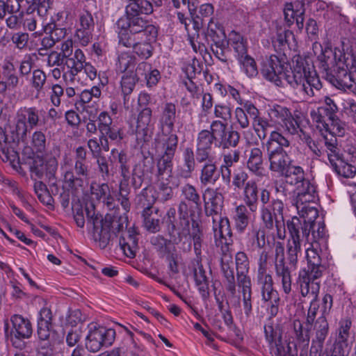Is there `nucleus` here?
Instances as JSON below:
<instances>
[{"label":"nucleus","instance_id":"obj_1","mask_svg":"<svg viewBox=\"0 0 356 356\" xmlns=\"http://www.w3.org/2000/svg\"><path fill=\"white\" fill-rule=\"evenodd\" d=\"M293 69L282 57L271 55L263 63L261 74L267 80L277 86H284V81L291 87H300L305 94L314 97L322 83L308 59L300 56L293 59Z\"/></svg>","mask_w":356,"mask_h":356},{"label":"nucleus","instance_id":"obj_2","mask_svg":"<svg viewBox=\"0 0 356 356\" xmlns=\"http://www.w3.org/2000/svg\"><path fill=\"white\" fill-rule=\"evenodd\" d=\"M86 219L88 225L92 227L93 238L99 242L101 248H105L118 233L127 227L128 218L126 215L103 216L95 210L94 204L86 205Z\"/></svg>","mask_w":356,"mask_h":356},{"label":"nucleus","instance_id":"obj_3","mask_svg":"<svg viewBox=\"0 0 356 356\" xmlns=\"http://www.w3.org/2000/svg\"><path fill=\"white\" fill-rule=\"evenodd\" d=\"M116 25L120 29L119 40H122V38L127 36L155 40L158 33L156 27L146 17L140 15H130L129 13H126V17L118 19Z\"/></svg>","mask_w":356,"mask_h":356},{"label":"nucleus","instance_id":"obj_4","mask_svg":"<svg viewBox=\"0 0 356 356\" xmlns=\"http://www.w3.org/2000/svg\"><path fill=\"white\" fill-rule=\"evenodd\" d=\"M268 115L270 124L274 128L270 131V134H280L285 131L289 134H298L299 131L305 134L303 127L307 122L300 113H296V117H293L287 108L275 105L269 109Z\"/></svg>","mask_w":356,"mask_h":356},{"label":"nucleus","instance_id":"obj_5","mask_svg":"<svg viewBox=\"0 0 356 356\" xmlns=\"http://www.w3.org/2000/svg\"><path fill=\"white\" fill-rule=\"evenodd\" d=\"M181 191L184 197L195 204L189 206L186 202L181 201L178 207V226L181 230L179 235L187 236L189 234V218H191L192 211L194 212L195 218L200 217L201 214V201L200 197L193 186L186 184L183 186Z\"/></svg>","mask_w":356,"mask_h":356},{"label":"nucleus","instance_id":"obj_6","mask_svg":"<svg viewBox=\"0 0 356 356\" xmlns=\"http://www.w3.org/2000/svg\"><path fill=\"white\" fill-rule=\"evenodd\" d=\"M289 140L283 135H270L267 143L270 170L282 175L291 165L290 159L283 147H288Z\"/></svg>","mask_w":356,"mask_h":356},{"label":"nucleus","instance_id":"obj_7","mask_svg":"<svg viewBox=\"0 0 356 356\" xmlns=\"http://www.w3.org/2000/svg\"><path fill=\"white\" fill-rule=\"evenodd\" d=\"M264 333L272 356H298L296 346L289 340L283 339V331L280 326L273 327L272 325H266ZM300 356L307 355L301 353Z\"/></svg>","mask_w":356,"mask_h":356},{"label":"nucleus","instance_id":"obj_8","mask_svg":"<svg viewBox=\"0 0 356 356\" xmlns=\"http://www.w3.org/2000/svg\"><path fill=\"white\" fill-rule=\"evenodd\" d=\"M10 322L11 327L8 322L5 323L6 337L10 341L14 347L22 350L26 346L25 339L31 337L33 332L32 325L28 318L18 314L12 316Z\"/></svg>","mask_w":356,"mask_h":356},{"label":"nucleus","instance_id":"obj_9","mask_svg":"<svg viewBox=\"0 0 356 356\" xmlns=\"http://www.w3.org/2000/svg\"><path fill=\"white\" fill-rule=\"evenodd\" d=\"M283 210L284 204L278 199L273 200L269 206H263L261 210V219L266 227L270 229L275 225L280 239H284L286 234Z\"/></svg>","mask_w":356,"mask_h":356},{"label":"nucleus","instance_id":"obj_10","mask_svg":"<svg viewBox=\"0 0 356 356\" xmlns=\"http://www.w3.org/2000/svg\"><path fill=\"white\" fill-rule=\"evenodd\" d=\"M88 333L86 337V348L92 353L99 351L103 346L112 345L115 340V332L113 329L91 323L88 325Z\"/></svg>","mask_w":356,"mask_h":356},{"label":"nucleus","instance_id":"obj_11","mask_svg":"<svg viewBox=\"0 0 356 356\" xmlns=\"http://www.w3.org/2000/svg\"><path fill=\"white\" fill-rule=\"evenodd\" d=\"M39 123L38 110L35 107H22L17 112L15 134H41L34 131Z\"/></svg>","mask_w":356,"mask_h":356},{"label":"nucleus","instance_id":"obj_12","mask_svg":"<svg viewBox=\"0 0 356 356\" xmlns=\"http://www.w3.org/2000/svg\"><path fill=\"white\" fill-rule=\"evenodd\" d=\"M345 63L339 65L326 72V80L337 89L354 91L356 89V83L352 79L350 73L344 67Z\"/></svg>","mask_w":356,"mask_h":356},{"label":"nucleus","instance_id":"obj_13","mask_svg":"<svg viewBox=\"0 0 356 356\" xmlns=\"http://www.w3.org/2000/svg\"><path fill=\"white\" fill-rule=\"evenodd\" d=\"M74 172L67 171L64 175V181L70 188L77 191L83 188L89 177L90 168L86 161H75Z\"/></svg>","mask_w":356,"mask_h":356},{"label":"nucleus","instance_id":"obj_14","mask_svg":"<svg viewBox=\"0 0 356 356\" xmlns=\"http://www.w3.org/2000/svg\"><path fill=\"white\" fill-rule=\"evenodd\" d=\"M312 329L314 337L312 339L310 355L321 353L323 350L325 340L329 332V323L324 315L318 317L313 323Z\"/></svg>","mask_w":356,"mask_h":356},{"label":"nucleus","instance_id":"obj_15","mask_svg":"<svg viewBox=\"0 0 356 356\" xmlns=\"http://www.w3.org/2000/svg\"><path fill=\"white\" fill-rule=\"evenodd\" d=\"M95 26V21L90 13L85 11L80 15L75 37L82 46H87L92 41Z\"/></svg>","mask_w":356,"mask_h":356},{"label":"nucleus","instance_id":"obj_16","mask_svg":"<svg viewBox=\"0 0 356 356\" xmlns=\"http://www.w3.org/2000/svg\"><path fill=\"white\" fill-rule=\"evenodd\" d=\"M228 249V247H226V250L223 248L222 250V254L220 259V270L226 281V289L234 296L236 292L233 267L234 263L232 255Z\"/></svg>","mask_w":356,"mask_h":356},{"label":"nucleus","instance_id":"obj_17","mask_svg":"<svg viewBox=\"0 0 356 356\" xmlns=\"http://www.w3.org/2000/svg\"><path fill=\"white\" fill-rule=\"evenodd\" d=\"M205 212L207 216H213V221L215 222L216 220L213 216H218L222 211L223 207L224 197L220 191V188H208L205 190L203 195Z\"/></svg>","mask_w":356,"mask_h":356},{"label":"nucleus","instance_id":"obj_18","mask_svg":"<svg viewBox=\"0 0 356 356\" xmlns=\"http://www.w3.org/2000/svg\"><path fill=\"white\" fill-rule=\"evenodd\" d=\"M85 62V55L80 49H76L72 56L65 58V65L68 70L63 77L67 84L74 82L75 76L83 70Z\"/></svg>","mask_w":356,"mask_h":356},{"label":"nucleus","instance_id":"obj_19","mask_svg":"<svg viewBox=\"0 0 356 356\" xmlns=\"http://www.w3.org/2000/svg\"><path fill=\"white\" fill-rule=\"evenodd\" d=\"M147 38H134V37H124L119 40V43L126 47H131L133 52L140 59H147L152 54L153 47L151 41Z\"/></svg>","mask_w":356,"mask_h":356},{"label":"nucleus","instance_id":"obj_20","mask_svg":"<svg viewBox=\"0 0 356 356\" xmlns=\"http://www.w3.org/2000/svg\"><path fill=\"white\" fill-rule=\"evenodd\" d=\"M168 233L171 237V240L164 238L163 236L158 235L151 238V243L161 257H165L168 254L176 252L177 249L175 246L170 247L172 239L176 238L174 236L176 230V226L173 221L170 220V224L168 227Z\"/></svg>","mask_w":356,"mask_h":356},{"label":"nucleus","instance_id":"obj_21","mask_svg":"<svg viewBox=\"0 0 356 356\" xmlns=\"http://www.w3.org/2000/svg\"><path fill=\"white\" fill-rule=\"evenodd\" d=\"M304 3L300 2L287 3L284 8V19L288 26L293 24L296 19L298 29L302 30L304 27Z\"/></svg>","mask_w":356,"mask_h":356},{"label":"nucleus","instance_id":"obj_22","mask_svg":"<svg viewBox=\"0 0 356 356\" xmlns=\"http://www.w3.org/2000/svg\"><path fill=\"white\" fill-rule=\"evenodd\" d=\"M287 228L290 234L291 241L299 242L305 238L309 241V234L312 230L311 225H306L302 222L300 218L293 217L291 220L287 222Z\"/></svg>","mask_w":356,"mask_h":356},{"label":"nucleus","instance_id":"obj_23","mask_svg":"<svg viewBox=\"0 0 356 356\" xmlns=\"http://www.w3.org/2000/svg\"><path fill=\"white\" fill-rule=\"evenodd\" d=\"M138 233L134 227H130L122 233L120 237L119 244L124 254L129 258H134L138 250Z\"/></svg>","mask_w":356,"mask_h":356},{"label":"nucleus","instance_id":"obj_24","mask_svg":"<svg viewBox=\"0 0 356 356\" xmlns=\"http://www.w3.org/2000/svg\"><path fill=\"white\" fill-rule=\"evenodd\" d=\"M294 193L296 197L293 200V204L314 203L316 197V188L308 179L298 184L294 190Z\"/></svg>","mask_w":356,"mask_h":356},{"label":"nucleus","instance_id":"obj_25","mask_svg":"<svg viewBox=\"0 0 356 356\" xmlns=\"http://www.w3.org/2000/svg\"><path fill=\"white\" fill-rule=\"evenodd\" d=\"M177 107L170 102L165 103L162 106L160 124L163 134H171L175 131V122L177 118Z\"/></svg>","mask_w":356,"mask_h":356},{"label":"nucleus","instance_id":"obj_26","mask_svg":"<svg viewBox=\"0 0 356 356\" xmlns=\"http://www.w3.org/2000/svg\"><path fill=\"white\" fill-rule=\"evenodd\" d=\"M246 246L252 250H260L266 245V232L259 225L252 224L245 238Z\"/></svg>","mask_w":356,"mask_h":356},{"label":"nucleus","instance_id":"obj_27","mask_svg":"<svg viewBox=\"0 0 356 356\" xmlns=\"http://www.w3.org/2000/svg\"><path fill=\"white\" fill-rule=\"evenodd\" d=\"M207 44H220L221 42L227 40L226 34L223 27L213 17H211L207 24V30L203 32Z\"/></svg>","mask_w":356,"mask_h":356},{"label":"nucleus","instance_id":"obj_28","mask_svg":"<svg viewBox=\"0 0 356 356\" xmlns=\"http://www.w3.org/2000/svg\"><path fill=\"white\" fill-rule=\"evenodd\" d=\"M318 278H314L308 273L302 272L299 275L300 293L303 297L309 296L312 300L316 301L319 291L318 282H314Z\"/></svg>","mask_w":356,"mask_h":356},{"label":"nucleus","instance_id":"obj_29","mask_svg":"<svg viewBox=\"0 0 356 356\" xmlns=\"http://www.w3.org/2000/svg\"><path fill=\"white\" fill-rule=\"evenodd\" d=\"M342 58H343V56L339 49H335L332 50L329 47H325L322 54L318 56L322 67L326 72L337 67L339 65L343 64V60Z\"/></svg>","mask_w":356,"mask_h":356},{"label":"nucleus","instance_id":"obj_30","mask_svg":"<svg viewBox=\"0 0 356 356\" xmlns=\"http://www.w3.org/2000/svg\"><path fill=\"white\" fill-rule=\"evenodd\" d=\"M259 188L254 180H249L246 182L243 190V200L245 206L251 212H256L258 210L259 204Z\"/></svg>","mask_w":356,"mask_h":356},{"label":"nucleus","instance_id":"obj_31","mask_svg":"<svg viewBox=\"0 0 356 356\" xmlns=\"http://www.w3.org/2000/svg\"><path fill=\"white\" fill-rule=\"evenodd\" d=\"M275 272L277 278L281 280L284 292L289 294L291 291L292 272L297 268L287 264L286 261L275 264Z\"/></svg>","mask_w":356,"mask_h":356},{"label":"nucleus","instance_id":"obj_32","mask_svg":"<svg viewBox=\"0 0 356 356\" xmlns=\"http://www.w3.org/2000/svg\"><path fill=\"white\" fill-rule=\"evenodd\" d=\"M352 322L350 319L346 318L340 322L339 333L335 341L334 352H338L339 356H344L345 349L348 347V338L350 337V329Z\"/></svg>","mask_w":356,"mask_h":356},{"label":"nucleus","instance_id":"obj_33","mask_svg":"<svg viewBox=\"0 0 356 356\" xmlns=\"http://www.w3.org/2000/svg\"><path fill=\"white\" fill-rule=\"evenodd\" d=\"M194 212L192 211L191 218L190 220V224H189V234L187 236H184L183 234L179 235L177 238H175L172 239L174 244H178L179 242H181L183 237H187L190 236V237L192 238L193 243L197 244V243H202V231L200 229V217L195 218L194 216ZM178 229H179V232L178 234H179L181 232V229L178 226Z\"/></svg>","mask_w":356,"mask_h":356},{"label":"nucleus","instance_id":"obj_34","mask_svg":"<svg viewBox=\"0 0 356 356\" xmlns=\"http://www.w3.org/2000/svg\"><path fill=\"white\" fill-rule=\"evenodd\" d=\"M337 111L338 108L334 101L331 98L325 97V106L319 107L317 112L312 113V115L316 123H321L324 127L327 125L325 118L336 115Z\"/></svg>","mask_w":356,"mask_h":356},{"label":"nucleus","instance_id":"obj_35","mask_svg":"<svg viewBox=\"0 0 356 356\" xmlns=\"http://www.w3.org/2000/svg\"><path fill=\"white\" fill-rule=\"evenodd\" d=\"M248 168L257 177L265 175L262 152L259 148L251 149L247 161Z\"/></svg>","mask_w":356,"mask_h":356},{"label":"nucleus","instance_id":"obj_36","mask_svg":"<svg viewBox=\"0 0 356 356\" xmlns=\"http://www.w3.org/2000/svg\"><path fill=\"white\" fill-rule=\"evenodd\" d=\"M328 159L334 171L340 176L349 178L356 175V168L340 159L337 155L328 154Z\"/></svg>","mask_w":356,"mask_h":356},{"label":"nucleus","instance_id":"obj_37","mask_svg":"<svg viewBox=\"0 0 356 356\" xmlns=\"http://www.w3.org/2000/svg\"><path fill=\"white\" fill-rule=\"evenodd\" d=\"M312 203L295 204L302 222L311 225V228L316 226L315 220L318 217L317 209L311 205Z\"/></svg>","mask_w":356,"mask_h":356},{"label":"nucleus","instance_id":"obj_38","mask_svg":"<svg viewBox=\"0 0 356 356\" xmlns=\"http://www.w3.org/2000/svg\"><path fill=\"white\" fill-rule=\"evenodd\" d=\"M184 165L178 170V175L187 179L191 177L192 172L195 168V154L190 147L185 149L183 154Z\"/></svg>","mask_w":356,"mask_h":356},{"label":"nucleus","instance_id":"obj_39","mask_svg":"<svg viewBox=\"0 0 356 356\" xmlns=\"http://www.w3.org/2000/svg\"><path fill=\"white\" fill-rule=\"evenodd\" d=\"M293 324L297 341L308 346L310 341V331L313 325H307V321L301 323L299 320H295Z\"/></svg>","mask_w":356,"mask_h":356},{"label":"nucleus","instance_id":"obj_40","mask_svg":"<svg viewBox=\"0 0 356 356\" xmlns=\"http://www.w3.org/2000/svg\"><path fill=\"white\" fill-rule=\"evenodd\" d=\"M257 282L263 301L279 295L273 286V280L271 275L257 277Z\"/></svg>","mask_w":356,"mask_h":356},{"label":"nucleus","instance_id":"obj_41","mask_svg":"<svg viewBox=\"0 0 356 356\" xmlns=\"http://www.w3.org/2000/svg\"><path fill=\"white\" fill-rule=\"evenodd\" d=\"M153 13L150 0H137L130 2L126 8V13L133 15H149Z\"/></svg>","mask_w":356,"mask_h":356},{"label":"nucleus","instance_id":"obj_42","mask_svg":"<svg viewBox=\"0 0 356 356\" xmlns=\"http://www.w3.org/2000/svg\"><path fill=\"white\" fill-rule=\"evenodd\" d=\"M282 175L284 176L286 183L296 186L307 179L305 178L302 168L300 166L291 165Z\"/></svg>","mask_w":356,"mask_h":356},{"label":"nucleus","instance_id":"obj_43","mask_svg":"<svg viewBox=\"0 0 356 356\" xmlns=\"http://www.w3.org/2000/svg\"><path fill=\"white\" fill-rule=\"evenodd\" d=\"M51 326L44 323L38 324V334L40 341V348L51 349L54 346V334L51 332Z\"/></svg>","mask_w":356,"mask_h":356},{"label":"nucleus","instance_id":"obj_44","mask_svg":"<svg viewBox=\"0 0 356 356\" xmlns=\"http://www.w3.org/2000/svg\"><path fill=\"white\" fill-rule=\"evenodd\" d=\"M227 41L236 54L237 58L241 56L248 54L246 42L244 40L243 37L239 33L232 31L229 34V40Z\"/></svg>","mask_w":356,"mask_h":356},{"label":"nucleus","instance_id":"obj_45","mask_svg":"<svg viewBox=\"0 0 356 356\" xmlns=\"http://www.w3.org/2000/svg\"><path fill=\"white\" fill-rule=\"evenodd\" d=\"M244 73L249 77L253 78L258 74V69L254 59L248 54L237 58Z\"/></svg>","mask_w":356,"mask_h":356},{"label":"nucleus","instance_id":"obj_46","mask_svg":"<svg viewBox=\"0 0 356 356\" xmlns=\"http://www.w3.org/2000/svg\"><path fill=\"white\" fill-rule=\"evenodd\" d=\"M293 33L285 29H277V36L273 40V46L278 54L284 53V49L289 46V39L293 38Z\"/></svg>","mask_w":356,"mask_h":356},{"label":"nucleus","instance_id":"obj_47","mask_svg":"<svg viewBox=\"0 0 356 356\" xmlns=\"http://www.w3.org/2000/svg\"><path fill=\"white\" fill-rule=\"evenodd\" d=\"M325 120L327 125L324 127H323L321 123H316V127L320 131L324 130L326 132H329V134H336L337 132L339 133L345 131V124L337 118V115L328 117L325 118Z\"/></svg>","mask_w":356,"mask_h":356},{"label":"nucleus","instance_id":"obj_48","mask_svg":"<svg viewBox=\"0 0 356 356\" xmlns=\"http://www.w3.org/2000/svg\"><path fill=\"white\" fill-rule=\"evenodd\" d=\"M301 252V243L299 242L291 241L288 240L286 245V258L287 264L297 268L298 256Z\"/></svg>","mask_w":356,"mask_h":356},{"label":"nucleus","instance_id":"obj_49","mask_svg":"<svg viewBox=\"0 0 356 356\" xmlns=\"http://www.w3.org/2000/svg\"><path fill=\"white\" fill-rule=\"evenodd\" d=\"M194 277L202 296L207 298L209 296V280L202 265H200L197 269H195Z\"/></svg>","mask_w":356,"mask_h":356},{"label":"nucleus","instance_id":"obj_50","mask_svg":"<svg viewBox=\"0 0 356 356\" xmlns=\"http://www.w3.org/2000/svg\"><path fill=\"white\" fill-rule=\"evenodd\" d=\"M152 110L145 107L140 112L136 124V134H147L149 131V126L151 122Z\"/></svg>","mask_w":356,"mask_h":356},{"label":"nucleus","instance_id":"obj_51","mask_svg":"<svg viewBox=\"0 0 356 356\" xmlns=\"http://www.w3.org/2000/svg\"><path fill=\"white\" fill-rule=\"evenodd\" d=\"M234 221L236 229L240 232H244L249 224L248 207L246 206L241 204L236 208Z\"/></svg>","mask_w":356,"mask_h":356},{"label":"nucleus","instance_id":"obj_52","mask_svg":"<svg viewBox=\"0 0 356 356\" xmlns=\"http://www.w3.org/2000/svg\"><path fill=\"white\" fill-rule=\"evenodd\" d=\"M137 81V79L134 77L131 74H125L122 77L121 89L124 97V104H127L129 102L130 95L134 91Z\"/></svg>","mask_w":356,"mask_h":356},{"label":"nucleus","instance_id":"obj_53","mask_svg":"<svg viewBox=\"0 0 356 356\" xmlns=\"http://www.w3.org/2000/svg\"><path fill=\"white\" fill-rule=\"evenodd\" d=\"M217 168L215 162L207 163L202 169L200 181L202 184L207 185L216 181Z\"/></svg>","mask_w":356,"mask_h":356},{"label":"nucleus","instance_id":"obj_54","mask_svg":"<svg viewBox=\"0 0 356 356\" xmlns=\"http://www.w3.org/2000/svg\"><path fill=\"white\" fill-rule=\"evenodd\" d=\"M116 65L120 72L130 74H132L135 69V58L127 54H122L119 56Z\"/></svg>","mask_w":356,"mask_h":356},{"label":"nucleus","instance_id":"obj_55","mask_svg":"<svg viewBox=\"0 0 356 356\" xmlns=\"http://www.w3.org/2000/svg\"><path fill=\"white\" fill-rule=\"evenodd\" d=\"M19 0H0V19H3L7 13H17L20 10Z\"/></svg>","mask_w":356,"mask_h":356},{"label":"nucleus","instance_id":"obj_56","mask_svg":"<svg viewBox=\"0 0 356 356\" xmlns=\"http://www.w3.org/2000/svg\"><path fill=\"white\" fill-rule=\"evenodd\" d=\"M220 44L211 45V49L214 56L220 61L227 63L228 54L229 53V42L227 40L221 42Z\"/></svg>","mask_w":356,"mask_h":356},{"label":"nucleus","instance_id":"obj_57","mask_svg":"<svg viewBox=\"0 0 356 356\" xmlns=\"http://www.w3.org/2000/svg\"><path fill=\"white\" fill-rule=\"evenodd\" d=\"M308 263V270L303 272L308 273L314 278H319L322 276L323 272L325 270L324 266L321 264V258L319 256L310 259Z\"/></svg>","mask_w":356,"mask_h":356},{"label":"nucleus","instance_id":"obj_58","mask_svg":"<svg viewBox=\"0 0 356 356\" xmlns=\"http://www.w3.org/2000/svg\"><path fill=\"white\" fill-rule=\"evenodd\" d=\"M172 159L163 155L157 161L156 176L172 174Z\"/></svg>","mask_w":356,"mask_h":356},{"label":"nucleus","instance_id":"obj_59","mask_svg":"<svg viewBox=\"0 0 356 356\" xmlns=\"http://www.w3.org/2000/svg\"><path fill=\"white\" fill-rule=\"evenodd\" d=\"M152 188L145 187L137 197V204L140 207L152 206L155 202V197Z\"/></svg>","mask_w":356,"mask_h":356},{"label":"nucleus","instance_id":"obj_60","mask_svg":"<svg viewBox=\"0 0 356 356\" xmlns=\"http://www.w3.org/2000/svg\"><path fill=\"white\" fill-rule=\"evenodd\" d=\"M180 256L176 252L168 254L165 257V259L168 262V274L170 277H175V275L179 274V260Z\"/></svg>","mask_w":356,"mask_h":356},{"label":"nucleus","instance_id":"obj_61","mask_svg":"<svg viewBox=\"0 0 356 356\" xmlns=\"http://www.w3.org/2000/svg\"><path fill=\"white\" fill-rule=\"evenodd\" d=\"M47 76L45 73L39 69L35 70L33 72L31 83L33 88L35 89L37 92H40L46 83Z\"/></svg>","mask_w":356,"mask_h":356},{"label":"nucleus","instance_id":"obj_62","mask_svg":"<svg viewBox=\"0 0 356 356\" xmlns=\"http://www.w3.org/2000/svg\"><path fill=\"white\" fill-rule=\"evenodd\" d=\"M44 164L45 162L42 157L35 156L31 160L30 170L31 172L34 173L38 177H42L44 175Z\"/></svg>","mask_w":356,"mask_h":356},{"label":"nucleus","instance_id":"obj_63","mask_svg":"<svg viewBox=\"0 0 356 356\" xmlns=\"http://www.w3.org/2000/svg\"><path fill=\"white\" fill-rule=\"evenodd\" d=\"M112 119L106 112H102L99 116V131L101 134H113L111 128Z\"/></svg>","mask_w":356,"mask_h":356},{"label":"nucleus","instance_id":"obj_64","mask_svg":"<svg viewBox=\"0 0 356 356\" xmlns=\"http://www.w3.org/2000/svg\"><path fill=\"white\" fill-rule=\"evenodd\" d=\"M156 185L158 188H177L179 186V183L177 181L175 177L172 176V174H171L156 177Z\"/></svg>","mask_w":356,"mask_h":356}]
</instances>
